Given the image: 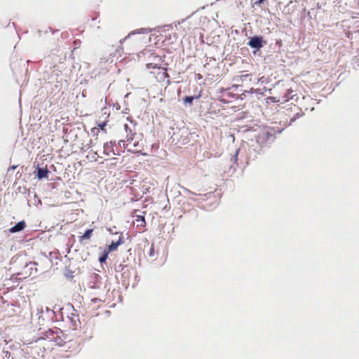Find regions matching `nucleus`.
<instances>
[{
	"label": "nucleus",
	"instance_id": "nucleus-1",
	"mask_svg": "<svg viewBox=\"0 0 359 359\" xmlns=\"http://www.w3.org/2000/svg\"><path fill=\"white\" fill-rule=\"evenodd\" d=\"M124 129L126 130V133H127V139L126 141H125L126 144H124L125 148L129 151H138L137 149L136 148L138 145V143L136 141L133 142L136 133H134L133 130L131 128H130L128 125L126 123L124 124Z\"/></svg>",
	"mask_w": 359,
	"mask_h": 359
},
{
	"label": "nucleus",
	"instance_id": "nucleus-2",
	"mask_svg": "<svg viewBox=\"0 0 359 359\" xmlns=\"http://www.w3.org/2000/svg\"><path fill=\"white\" fill-rule=\"evenodd\" d=\"M138 210H134L132 212H131V216L133 217H135V219L133 221V225H135L137 229H138V230L140 231H144V227L145 226V220H144V217L142 216V215H137Z\"/></svg>",
	"mask_w": 359,
	"mask_h": 359
},
{
	"label": "nucleus",
	"instance_id": "nucleus-3",
	"mask_svg": "<svg viewBox=\"0 0 359 359\" xmlns=\"http://www.w3.org/2000/svg\"><path fill=\"white\" fill-rule=\"evenodd\" d=\"M292 93V90L290 91L289 89H287L285 90V92L284 93V95L283 96H280V95H277V96H269L267 98H266V102L267 103H275V102H280V103H284L287 101H288L290 97L292 96H290L289 94Z\"/></svg>",
	"mask_w": 359,
	"mask_h": 359
},
{
	"label": "nucleus",
	"instance_id": "nucleus-4",
	"mask_svg": "<svg viewBox=\"0 0 359 359\" xmlns=\"http://www.w3.org/2000/svg\"><path fill=\"white\" fill-rule=\"evenodd\" d=\"M116 146L115 142H106L103 146V152L105 155L109 156L112 155H119L120 151L114 149V147Z\"/></svg>",
	"mask_w": 359,
	"mask_h": 359
},
{
	"label": "nucleus",
	"instance_id": "nucleus-5",
	"mask_svg": "<svg viewBox=\"0 0 359 359\" xmlns=\"http://www.w3.org/2000/svg\"><path fill=\"white\" fill-rule=\"evenodd\" d=\"M262 37L254 36L250 39L248 45L254 48H260L262 46Z\"/></svg>",
	"mask_w": 359,
	"mask_h": 359
},
{
	"label": "nucleus",
	"instance_id": "nucleus-6",
	"mask_svg": "<svg viewBox=\"0 0 359 359\" xmlns=\"http://www.w3.org/2000/svg\"><path fill=\"white\" fill-rule=\"evenodd\" d=\"M123 243V238L122 235H121L118 238V240L116 241H112L111 243L108 246L107 251L108 252L114 251L117 249V248Z\"/></svg>",
	"mask_w": 359,
	"mask_h": 359
},
{
	"label": "nucleus",
	"instance_id": "nucleus-7",
	"mask_svg": "<svg viewBox=\"0 0 359 359\" xmlns=\"http://www.w3.org/2000/svg\"><path fill=\"white\" fill-rule=\"evenodd\" d=\"M233 80L238 83H243L244 81H251V74H245L241 76H237L233 79Z\"/></svg>",
	"mask_w": 359,
	"mask_h": 359
},
{
	"label": "nucleus",
	"instance_id": "nucleus-8",
	"mask_svg": "<svg viewBox=\"0 0 359 359\" xmlns=\"http://www.w3.org/2000/svg\"><path fill=\"white\" fill-rule=\"evenodd\" d=\"M25 226L26 224L24 221L19 222L10 229V231L12 233L20 231L25 229Z\"/></svg>",
	"mask_w": 359,
	"mask_h": 359
},
{
	"label": "nucleus",
	"instance_id": "nucleus-9",
	"mask_svg": "<svg viewBox=\"0 0 359 359\" xmlns=\"http://www.w3.org/2000/svg\"><path fill=\"white\" fill-rule=\"evenodd\" d=\"M48 170L47 168H40L37 169V177L39 179L47 178L48 177Z\"/></svg>",
	"mask_w": 359,
	"mask_h": 359
},
{
	"label": "nucleus",
	"instance_id": "nucleus-10",
	"mask_svg": "<svg viewBox=\"0 0 359 359\" xmlns=\"http://www.w3.org/2000/svg\"><path fill=\"white\" fill-rule=\"evenodd\" d=\"M93 229H88L85 231L83 236L79 237V241L81 242L83 240H88L90 239L92 233H93Z\"/></svg>",
	"mask_w": 359,
	"mask_h": 359
},
{
	"label": "nucleus",
	"instance_id": "nucleus-11",
	"mask_svg": "<svg viewBox=\"0 0 359 359\" xmlns=\"http://www.w3.org/2000/svg\"><path fill=\"white\" fill-rule=\"evenodd\" d=\"M59 330H57L56 332L53 330H49L46 332L45 336L47 339L50 341L55 340L54 334H56L57 335Z\"/></svg>",
	"mask_w": 359,
	"mask_h": 359
},
{
	"label": "nucleus",
	"instance_id": "nucleus-12",
	"mask_svg": "<svg viewBox=\"0 0 359 359\" xmlns=\"http://www.w3.org/2000/svg\"><path fill=\"white\" fill-rule=\"evenodd\" d=\"M109 252H108V251H106L104 255L102 256H101L100 258H99V261L101 262V263H103V262H105L107 259V257H108V254Z\"/></svg>",
	"mask_w": 359,
	"mask_h": 359
},
{
	"label": "nucleus",
	"instance_id": "nucleus-13",
	"mask_svg": "<svg viewBox=\"0 0 359 359\" xmlns=\"http://www.w3.org/2000/svg\"><path fill=\"white\" fill-rule=\"evenodd\" d=\"M194 97H192V96H186L184 99H183V101H184V103H189V104H191L193 100H194Z\"/></svg>",
	"mask_w": 359,
	"mask_h": 359
},
{
	"label": "nucleus",
	"instance_id": "nucleus-14",
	"mask_svg": "<svg viewBox=\"0 0 359 359\" xmlns=\"http://www.w3.org/2000/svg\"><path fill=\"white\" fill-rule=\"evenodd\" d=\"M107 126V121H103L101 123H97V126L100 128L102 130H105V126Z\"/></svg>",
	"mask_w": 359,
	"mask_h": 359
},
{
	"label": "nucleus",
	"instance_id": "nucleus-15",
	"mask_svg": "<svg viewBox=\"0 0 359 359\" xmlns=\"http://www.w3.org/2000/svg\"><path fill=\"white\" fill-rule=\"evenodd\" d=\"M93 337V330L91 328L88 330V334L84 337V339H90Z\"/></svg>",
	"mask_w": 359,
	"mask_h": 359
},
{
	"label": "nucleus",
	"instance_id": "nucleus-16",
	"mask_svg": "<svg viewBox=\"0 0 359 359\" xmlns=\"http://www.w3.org/2000/svg\"><path fill=\"white\" fill-rule=\"evenodd\" d=\"M154 255V245H152L150 251H149V255L153 256Z\"/></svg>",
	"mask_w": 359,
	"mask_h": 359
},
{
	"label": "nucleus",
	"instance_id": "nucleus-17",
	"mask_svg": "<svg viewBox=\"0 0 359 359\" xmlns=\"http://www.w3.org/2000/svg\"><path fill=\"white\" fill-rule=\"evenodd\" d=\"M264 0H259V1H257L255 4H259H259H261L262 3H263V2H264Z\"/></svg>",
	"mask_w": 359,
	"mask_h": 359
},
{
	"label": "nucleus",
	"instance_id": "nucleus-18",
	"mask_svg": "<svg viewBox=\"0 0 359 359\" xmlns=\"http://www.w3.org/2000/svg\"><path fill=\"white\" fill-rule=\"evenodd\" d=\"M98 299H93L92 301L94 302H96Z\"/></svg>",
	"mask_w": 359,
	"mask_h": 359
}]
</instances>
